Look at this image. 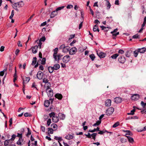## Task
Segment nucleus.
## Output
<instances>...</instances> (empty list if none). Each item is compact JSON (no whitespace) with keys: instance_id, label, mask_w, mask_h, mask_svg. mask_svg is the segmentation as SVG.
Returning <instances> with one entry per match:
<instances>
[{"instance_id":"5701e85b","label":"nucleus","mask_w":146,"mask_h":146,"mask_svg":"<svg viewBox=\"0 0 146 146\" xmlns=\"http://www.w3.org/2000/svg\"><path fill=\"white\" fill-rule=\"evenodd\" d=\"M51 126L54 129V131L56 130L58 128V126L55 123H52L51 125Z\"/></svg>"},{"instance_id":"c85d7f7f","label":"nucleus","mask_w":146,"mask_h":146,"mask_svg":"<svg viewBox=\"0 0 146 146\" xmlns=\"http://www.w3.org/2000/svg\"><path fill=\"white\" fill-rule=\"evenodd\" d=\"M23 141V139L22 138H19L18 141L17 142V143L18 145H22L21 141Z\"/></svg>"},{"instance_id":"20e7f679","label":"nucleus","mask_w":146,"mask_h":146,"mask_svg":"<svg viewBox=\"0 0 146 146\" xmlns=\"http://www.w3.org/2000/svg\"><path fill=\"white\" fill-rule=\"evenodd\" d=\"M70 60V56L69 55H66L64 56L62 58L63 62L65 63H67Z\"/></svg>"},{"instance_id":"f257e3e1","label":"nucleus","mask_w":146,"mask_h":146,"mask_svg":"<svg viewBox=\"0 0 146 146\" xmlns=\"http://www.w3.org/2000/svg\"><path fill=\"white\" fill-rule=\"evenodd\" d=\"M53 56L55 61H57V63H59V60H60L61 57H62V55L60 54L57 55L56 53H54Z\"/></svg>"},{"instance_id":"f03ea898","label":"nucleus","mask_w":146,"mask_h":146,"mask_svg":"<svg viewBox=\"0 0 146 146\" xmlns=\"http://www.w3.org/2000/svg\"><path fill=\"white\" fill-rule=\"evenodd\" d=\"M114 111V108L111 107L108 109L106 111V113L107 115H111Z\"/></svg>"},{"instance_id":"6e6d98bb","label":"nucleus","mask_w":146,"mask_h":146,"mask_svg":"<svg viewBox=\"0 0 146 146\" xmlns=\"http://www.w3.org/2000/svg\"><path fill=\"white\" fill-rule=\"evenodd\" d=\"M32 115L31 114H29L27 112L24 114V116L25 117H27L28 116H31Z\"/></svg>"},{"instance_id":"bf43d9fd","label":"nucleus","mask_w":146,"mask_h":146,"mask_svg":"<svg viewBox=\"0 0 146 146\" xmlns=\"http://www.w3.org/2000/svg\"><path fill=\"white\" fill-rule=\"evenodd\" d=\"M16 137V136L15 135L13 134L12 136V138L11 139H10L11 141H13L15 139V137Z\"/></svg>"},{"instance_id":"6e6552de","label":"nucleus","mask_w":146,"mask_h":146,"mask_svg":"<svg viewBox=\"0 0 146 146\" xmlns=\"http://www.w3.org/2000/svg\"><path fill=\"white\" fill-rule=\"evenodd\" d=\"M97 53L98 56L100 58H103L105 57L106 55V54L105 53L100 51H97Z\"/></svg>"},{"instance_id":"2f4dec72","label":"nucleus","mask_w":146,"mask_h":146,"mask_svg":"<svg viewBox=\"0 0 146 146\" xmlns=\"http://www.w3.org/2000/svg\"><path fill=\"white\" fill-rule=\"evenodd\" d=\"M119 56V54L118 53H116L113 54L111 56V58L113 59H115L117 56Z\"/></svg>"},{"instance_id":"e2e57ef3","label":"nucleus","mask_w":146,"mask_h":146,"mask_svg":"<svg viewBox=\"0 0 146 146\" xmlns=\"http://www.w3.org/2000/svg\"><path fill=\"white\" fill-rule=\"evenodd\" d=\"M6 71L5 69L3 71L0 72V75L1 76H3L5 73V71Z\"/></svg>"},{"instance_id":"69168bd1","label":"nucleus","mask_w":146,"mask_h":146,"mask_svg":"<svg viewBox=\"0 0 146 146\" xmlns=\"http://www.w3.org/2000/svg\"><path fill=\"white\" fill-rule=\"evenodd\" d=\"M35 15V14H33V15H32L30 17V18H29L27 20V21H26V23H28V22H29V21H30L31 19Z\"/></svg>"},{"instance_id":"ea45409f","label":"nucleus","mask_w":146,"mask_h":146,"mask_svg":"<svg viewBox=\"0 0 146 146\" xmlns=\"http://www.w3.org/2000/svg\"><path fill=\"white\" fill-rule=\"evenodd\" d=\"M42 82L45 83V84H47L48 83V80L47 78H44L42 80Z\"/></svg>"},{"instance_id":"72a5a7b5","label":"nucleus","mask_w":146,"mask_h":146,"mask_svg":"<svg viewBox=\"0 0 146 146\" xmlns=\"http://www.w3.org/2000/svg\"><path fill=\"white\" fill-rule=\"evenodd\" d=\"M124 131L125 132H127V133L125 134L126 135H129L132 136L133 135L132 132H131L130 131L126 130Z\"/></svg>"},{"instance_id":"a211bd4d","label":"nucleus","mask_w":146,"mask_h":146,"mask_svg":"<svg viewBox=\"0 0 146 146\" xmlns=\"http://www.w3.org/2000/svg\"><path fill=\"white\" fill-rule=\"evenodd\" d=\"M60 66L59 64H55L53 67V68L54 70H57L59 69Z\"/></svg>"},{"instance_id":"09e8293b","label":"nucleus","mask_w":146,"mask_h":146,"mask_svg":"<svg viewBox=\"0 0 146 146\" xmlns=\"http://www.w3.org/2000/svg\"><path fill=\"white\" fill-rule=\"evenodd\" d=\"M139 52L138 50H136L134 51L133 53L134 54V56L135 57H137L138 55Z\"/></svg>"},{"instance_id":"e433bc0d","label":"nucleus","mask_w":146,"mask_h":146,"mask_svg":"<svg viewBox=\"0 0 146 146\" xmlns=\"http://www.w3.org/2000/svg\"><path fill=\"white\" fill-rule=\"evenodd\" d=\"M120 123L119 121H117L112 126L113 128H115L119 125Z\"/></svg>"},{"instance_id":"79ce46f5","label":"nucleus","mask_w":146,"mask_h":146,"mask_svg":"<svg viewBox=\"0 0 146 146\" xmlns=\"http://www.w3.org/2000/svg\"><path fill=\"white\" fill-rule=\"evenodd\" d=\"M135 111V110L134 109L132 110L131 111V112L130 113H127V115H133L134 113V112Z\"/></svg>"},{"instance_id":"5fc2aeb1","label":"nucleus","mask_w":146,"mask_h":146,"mask_svg":"<svg viewBox=\"0 0 146 146\" xmlns=\"http://www.w3.org/2000/svg\"><path fill=\"white\" fill-rule=\"evenodd\" d=\"M107 7H108L107 9H109L111 7V5L110 4V3L109 1H107Z\"/></svg>"},{"instance_id":"cd10ccee","label":"nucleus","mask_w":146,"mask_h":146,"mask_svg":"<svg viewBox=\"0 0 146 146\" xmlns=\"http://www.w3.org/2000/svg\"><path fill=\"white\" fill-rule=\"evenodd\" d=\"M99 127H97L96 129L94 128L93 130H89V132L93 133L96 131H99Z\"/></svg>"},{"instance_id":"6ab92c4d","label":"nucleus","mask_w":146,"mask_h":146,"mask_svg":"<svg viewBox=\"0 0 146 146\" xmlns=\"http://www.w3.org/2000/svg\"><path fill=\"white\" fill-rule=\"evenodd\" d=\"M127 138L128 141L130 143H133L134 142L133 139L130 136H126Z\"/></svg>"},{"instance_id":"49530a36","label":"nucleus","mask_w":146,"mask_h":146,"mask_svg":"<svg viewBox=\"0 0 146 146\" xmlns=\"http://www.w3.org/2000/svg\"><path fill=\"white\" fill-rule=\"evenodd\" d=\"M141 105L143 108H145V107H146V102L144 103L143 102L141 101Z\"/></svg>"},{"instance_id":"473e14b6","label":"nucleus","mask_w":146,"mask_h":146,"mask_svg":"<svg viewBox=\"0 0 146 146\" xmlns=\"http://www.w3.org/2000/svg\"><path fill=\"white\" fill-rule=\"evenodd\" d=\"M48 134H52L53 133L54 130L52 128H48Z\"/></svg>"},{"instance_id":"a878e982","label":"nucleus","mask_w":146,"mask_h":146,"mask_svg":"<svg viewBox=\"0 0 146 146\" xmlns=\"http://www.w3.org/2000/svg\"><path fill=\"white\" fill-rule=\"evenodd\" d=\"M17 3L18 7H22L24 5V3L23 1H20Z\"/></svg>"},{"instance_id":"a19ab883","label":"nucleus","mask_w":146,"mask_h":146,"mask_svg":"<svg viewBox=\"0 0 146 146\" xmlns=\"http://www.w3.org/2000/svg\"><path fill=\"white\" fill-rule=\"evenodd\" d=\"M64 7V6H62L60 7H58L56 9V11L57 12V11L61 10V9H63Z\"/></svg>"},{"instance_id":"13d9d810","label":"nucleus","mask_w":146,"mask_h":146,"mask_svg":"<svg viewBox=\"0 0 146 146\" xmlns=\"http://www.w3.org/2000/svg\"><path fill=\"white\" fill-rule=\"evenodd\" d=\"M99 132L98 133L100 135H102L104 133L106 132V131H105V130L104 129L102 131H100L99 130Z\"/></svg>"},{"instance_id":"f8f14e48","label":"nucleus","mask_w":146,"mask_h":146,"mask_svg":"<svg viewBox=\"0 0 146 146\" xmlns=\"http://www.w3.org/2000/svg\"><path fill=\"white\" fill-rule=\"evenodd\" d=\"M70 47L68 46H65L64 48L62 50V52H66L69 51Z\"/></svg>"},{"instance_id":"9d476101","label":"nucleus","mask_w":146,"mask_h":146,"mask_svg":"<svg viewBox=\"0 0 146 146\" xmlns=\"http://www.w3.org/2000/svg\"><path fill=\"white\" fill-rule=\"evenodd\" d=\"M111 100L110 99L106 100L105 102V105L106 106H110L111 105Z\"/></svg>"},{"instance_id":"052dcab7","label":"nucleus","mask_w":146,"mask_h":146,"mask_svg":"<svg viewBox=\"0 0 146 146\" xmlns=\"http://www.w3.org/2000/svg\"><path fill=\"white\" fill-rule=\"evenodd\" d=\"M65 46V44H63L61 45L59 47V48L60 49H62L63 50V49L64 48Z\"/></svg>"},{"instance_id":"9b49d317","label":"nucleus","mask_w":146,"mask_h":146,"mask_svg":"<svg viewBox=\"0 0 146 146\" xmlns=\"http://www.w3.org/2000/svg\"><path fill=\"white\" fill-rule=\"evenodd\" d=\"M139 52L140 53H144L146 51V48L145 47L138 48L137 49Z\"/></svg>"},{"instance_id":"bb28decb","label":"nucleus","mask_w":146,"mask_h":146,"mask_svg":"<svg viewBox=\"0 0 146 146\" xmlns=\"http://www.w3.org/2000/svg\"><path fill=\"white\" fill-rule=\"evenodd\" d=\"M93 31L94 32H96L97 31L98 32L100 30L98 29V27L97 25H94L93 28Z\"/></svg>"},{"instance_id":"0eeeda50","label":"nucleus","mask_w":146,"mask_h":146,"mask_svg":"<svg viewBox=\"0 0 146 146\" xmlns=\"http://www.w3.org/2000/svg\"><path fill=\"white\" fill-rule=\"evenodd\" d=\"M43 73L41 71H39L37 73V77L38 79L40 80L43 78Z\"/></svg>"},{"instance_id":"4468645a","label":"nucleus","mask_w":146,"mask_h":146,"mask_svg":"<svg viewBox=\"0 0 146 146\" xmlns=\"http://www.w3.org/2000/svg\"><path fill=\"white\" fill-rule=\"evenodd\" d=\"M38 48V46L37 45L34 46L32 48V52L34 54L36 53L37 52Z\"/></svg>"},{"instance_id":"1a4fd4ad","label":"nucleus","mask_w":146,"mask_h":146,"mask_svg":"<svg viewBox=\"0 0 146 146\" xmlns=\"http://www.w3.org/2000/svg\"><path fill=\"white\" fill-rule=\"evenodd\" d=\"M122 101V98L119 97H116L114 99V102L117 104L121 102Z\"/></svg>"},{"instance_id":"aec40b11","label":"nucleus","mask_w":146,"mask_h":146,"mask_svg":"<svg viewBox=\"0 0 146 146\" xmlns=\"http://www.w3.org/2000/svg\"><path fill=\"white\" fill-rule=\"evenodd\" d=\"M50 103V100H45L44 103V105L46 107H48L49 106Z\"/></svg>"},{"instance_id":"338daca9","label":"nucleus","mask_w":146,"mask_h":146,"mask_svg":"<svg viewBox=\"0 0 146 146\" xmlns=\"http://www.w3.org/2000/svg\"><path fill=\"white\" fill-rule=\"evenodd\" d=\"M119 53H120L121 54H123L124 53V51L122 49H119L118 52Z\"/></svg>"},{"instance_id":"603ef678","label":"nucleus","mask_w":146,"mask_h":146,"mask_svg":"<svg viewBox=\"0 0 146 146\" xmlns=\"http://www.w3.org/2000/svg\"><path fill=\"white\" fill-rule=\"evenodd\" d=\"M41 64L42 65L45 64L46 63V58H44L42 59V60L41 61Z\"/></svg>"},{"instance_id":"b1692460","label":"nucleus","mask_w":146,"mask_h":146,"mask_svg":"<svg viewBox=\"0 0 146 146\" xmlns=\"http://www.w3.org/2000/svg\"><path fill=\"white\" fill-rule=\"evenodd\" d=\"M58 116L61 119H64L65 117V115L62 113H59L58 114Z\"/></svg>"},{"instance_id":"39448f33","label":"nucleus","mask_w":146,"mask_h":146,"mask_svg":"<svg viewBox=\"0 0 146 146\" xmlns=\"http://www.w3.org/2000/svg\"><path fill=\"white\" fill-rule=\"evenodd\" d=\"M118 61L119 63L121 64H123L125 62V58L124 56H121L119 57Z\"/></svg>"},{"instance_id":"4d7b16f0","label":"nucleus","mask_w":146,"mask_h":146,"mask_svg":"<svg viewBox=\"0 0 146 146\" xmlns=\"http://www.w3.org/2000/svg\"><path fill=\"white\" fill-rule=\"evenodd\" d=\"M46 39V38L44 36L40 38V40L38 41V42H41V41L44 42Z\"/></svg>"},{"instance_id":"680f3d73","label":"nucleus","mask_w":146,"mask_h":146,"mask_svg":"<svg viewBox=\"0 0 146 146\" xmlns=\"http://www.w3.org/2000/svg\"><path fill=\"white\" fill-rule=\"evenodd\" d=\"M51 119H49L47 122V124L48 126H49L50 124L51 123Z\"/></svg>"},{"instance_id":"7ed1b4c3","label":"nucleus","mask_w":146,"mask_h":146,"mask_svg":"<svg viewBox=\"0 0 146 146\" xmlns=\"http://www.w3.org/2000/svg\"><path fill=\"white\" fill-rule=\"evenodd\" d=\"M77 51V49L75 47H73L70 49L69 54L71 55H73L76 53Z\"/></svg>"},{"instance_id":"774afa93","label":"nucleus","mask_w":146,"mask_h":146,"mask_svg":"<svg viewBox=\"0 0 146 146\" xmlns=\"http://www.w3.org/2000/svg\"><path fill=\"white\" fill-rule=\"evenodd\" d=\"M49 117V116L48 115H44V119L45 120H46V119H47Z\"/></svg>"},{"instance_id":"a18cd8bd","label":"nucleus","mask_w":146,"mask_h":146,"mask_svg":"<svg viewBox=\"0 0 146 146\" xmlns=\"http://www.w3.org/2000/svg\"><path fill=\"white\" fill-rule=\"evenodd\" d=\"M48 97L51 98L53 96V92H49L47 93Z\"/></svg>"},{"instance_id":"864d4df0","label":"nucleus","mask_w":146,"mask_h":146,"mask_svg":"<svg viewBox=\"0 0 146 146\" xmlns=\"http://www.w3.org/2000/svg\"><path fill=\"white\" fill-rule=\"evenodd\" d=\"M25 80H23V90L24 92V93H25Z\"/></svg>"},{"instance_id":"c9c22d12","label":"nucleus","mask_w":146,"mask_h":146,"mask_svg":"<svg viewBox=\"0 0 146 146\" xmlns=\"http://www.w3.org/2000/svg\"><path fill=\"white\" fill-rule=\"evenodd\" d=\"M23 80H25V84L29 82V81L30 80V78L29 77H26L25 78V80H24L23 78Z\"/></svg>"},{"instance_id":"f704fd0d","label":"nucleus","mask_w":146,"mask_h":146,"mask_svg":"<svg viewBox=\"0 0 146 146\" xmlns=\"http://www.w3.org/2000/svg\"><path fill=\"white\" fill-rule=\"evenodd\" d=\"M137 131L138 132H141L146 130V126L144 127L142 129H137Z\"/></svg>"},{"instance_id":"2eb2a0df","label":"nucleus","mask_w":146,"mask_h":146,"mask_svg":"<svg viewBox=\"0 0 146 146\" xmlns=\"http://www.w3.org/2000/svg\"><path fill=\"white\" fill-rule=\"evenodd\" d=\"M55 97L59 100H61L62 98V96L60 94L57 93L55 95Z\"/></svg>"},{"instance_id":"58836bf2","label":"nucleus","mask_w":146,"mask_h":146,"mask_svg":"<svg viewBox=\"0 0 146 146\" xmlns=\"http://www.w3.org/2000/svg\"><path fill=\"white\" fill-rule=\"evenodd\" d=\"M89 57L92 61H93L95 58L94 55L93 54H92L90 55Z\"/></svg>"},{"instance_id":"4be33fe9","label":"nucleus","mask_w":146,"mask_h":146,"mask_svg":"<svg viewBox=\"0 0 146 146\" xmlns=\"http://www.w3.org/2000/svg\"><path fill=\"white\" fill-rule=\"evenodd\" d=\"M11 141L10 139L8 140H6L4 142V144L5 146L8 145L9 144L11 143Z\"/></svg>"},{"instance_id":"37998d69","label":"nucleus","mask_w":146,"mask_h":146,"mask_svg":"<svg viewBox=\"0 0 146 146\" xmlns=\"http://www.w3.org/2000/svg\"><path fill=\"white\" fill-rule=\"evenodd\" d=\"M97 134L96 133H93L91 134V137H92V138L94 140H95L96 139V136Z\"/></svg>"},{"instance_id":"423d86ee","label":"nucleus","mask_w":146,"mask_h":146,"mask_svg":"<svg viewBox=\"0 0 146 146\" xmlns=\"http://www.w3.org/2000/svg\"><path fill=\"white\" fill-rule=\"evenodd\" d=\"M140 98V96L138 94H135L131 96V99L134 100H138Z\"/></svg>"},{"instance_id":"3c124183","label":"nucleus","mask_w":146,"mask_h":146,"mask_svg":"<svg viewBox=\"0 0 146 146\" xmlns=\"http://www.w3.org/2000/svg\"><path fill=\"white\" fill-rule=\"evenodd\" d=\"M14 11L13 10H12L11 12V15L9 17V19H12L13 18V17L14 15Z\"/></svg>"},{"instance_id":"8fccbe9b","label":"nucleus","mask_w":146,"mask_h":146,"mask_svg":"<svg viewBox=\"0 0 146 146\" xmlns=\"http://www.w3.org/2000/svg\"><path fill=\"white\" fill-rule=\"evenodd\" d=\"M131 52L129 51H127L125 53V56L127 57H129L130 56Z\"/></svg>"},{"instance_id":"c03bdc74","label":"nucleus","mask_w":146,"mask_h":146,"mask_svg":"<svg viewBox=\"0 0 146 146\" xmlns=\"http://www.w3.org/2000/svg\"><path fill=\"white\" fill-rule=\"evenodd\" d=\"M27 130H28V133H27V134H26V136L28 137H29V135L31 134V132L29 128H27Z\"/></svg>"},{"instance_id":"7c9ffc66","label":"nucleus","mask_w":146,"mask_h":146,"mask_svg":"<svg viewBox=\"0 0 146 146\" xmlns=\"http://www.w3.org/2000/svg\"><path fill=\"white\" fill-rule=\"evenodd\" d=\"M48 69L49 72L50 73H52L54 70L53 68V67L52 66H49L48 67Z\"/></svg>"},{"instance_id":"de8ad7c7","label":"nucleus","mask_w":146,"mask_h":146,"mask_svg":"<svg viewBox=\"0 0 146 146\" xmlns=\"http://www.w3.org/2000/svg\"><path fill=\"white\" fill-rule=\"evenodd\" d=\"M55 113L54 112H52L49 114V116L50 117H52V118H53V117L55 115Z\"/></svg>"},{"instance_id":"ddd939ff","label":"nucleus","mask_w":146,"mask_h":146,"mask_svg":"<svg viewBox=\"0 0 146 146\" xmlns=\"http://www.w3.org/2000/svg\"><path fill=\"white\" fill-rule=\"evenodd\" d=\"M59 117L55 115L52 118V120L54 123H56L59 121Z\"/></svg>"},{"instance_id":"c756f323","label":"nucleus","mask_w":146,"mask_h":146,"mask_svg":"<svg viewBox=\"0 0 146 146\" xmlns=\"http://www.w3.org/2000/svg\"><path fill=\"white\" fill-rule=\"evenodd\" d=\"M54 139L56 140H58V143L60 142V141H61L62 140L61 137H59L57 136H55Z\"/></svg>"},{"instance_id":"393cba45","label":"nucleus","mask_w":146,"mask_h":146,"mask_svg":"<svg viewBox=\"0 0 146 146\" xmlns=\"http://www.w3.org/2000/svg\"><path fill=\"white\" fill-rule=\"evenodd\" d=\"M37 58L36 57L33 58L31 65H34L35 64L37 61Z\"/></svg>"},{"instance_id":"dca6fc26","label":"nucleus","mask_w":146,"mask_h":146,"mask_svg":"<svg viewBox=\"0 0 146 146\" xmlns=\"http://www.w3.org/2000/svg\"><path fill=\"white\" fill-rule=\"evenodd\" d=\"M74 137L73 135L68 134L65 137V138L68 140H70L72 139Z\"/></svg>"},{"instance_id":"0e129e2a","label":"nucleus","mask_w":146,"mask_h":146,"mask_svg":"<svg viewBox=\"0 0 146 146\" xmlns=\"http://www.w3.org/2000/svg\"><path fill=\"white\" fill-rule=\"evenodd\" d=\"M85 135L88 138H90L91 137V135L90 133H88V134H85Z\"/></svg>"},{"instance_id":"f3484780","label":"nucleus","mask_w":146,"mask_h":146,"mask_svg":"<svg viewBox=\"0 0 146 146\" xmlns=\"http://www.w3.org/2000/svg\"><path fill=\"white\" fill-rule=\"evenodd\" d=\"M58 12L55 10L52 11L50 15V18L54 17L56 15H57Z\"/></svg>"},{"instance_id":"412c9836","label":"nucleus","mask_w":146,"mask_h":146,"mask_svg":"<svg viewBox=\"0 0 146 146\" xmlns=\"http://www.w3.org/2000/svg\"><path fill=\"white\" fill-rule=\"evenodd\" d=\"M50 86L51 83L50 82L48 83L47 84H45V86L46 88V92L47 91V90H48L50 89Z\"/></svg>"},{"instance_id":"4c0bfd02","label":"nucleus","mask_w":146,"mask_h":146,"mask_svg":"<svg viewBox=\"0 0 146 146\" xmlns=\"http://www.w3.org/2000/svg\"><path fill=\"white\" fill-rule=\"evenodd\" d=\"M101 123V121L100 120H98V121L96 123H95L93 125L94 126H95L97 125H99L100 123Z\"/></svg>"}]
</instances>
